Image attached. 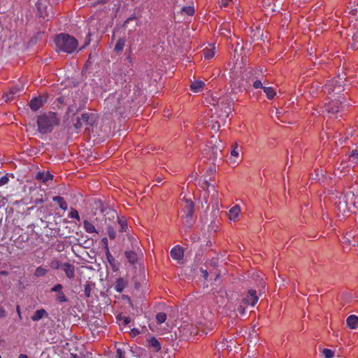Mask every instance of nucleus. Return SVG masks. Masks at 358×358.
I'll list each match as a JSON object with an SVG mask.
<instances>
[{"label":"nucleus","instance_id":"obj_54","mask_svg":"<svg viewBox=\"0 0 358 358\" xmlns=\"http://www.w3.org/2000/svg\"><path fill=\"white\" fill-rule=\"evenodd\" d=\"M19 358H29V357L26 355L21 354V355H20Z\"/></svg>","mask_w":358,"mask_h":358},{"label":"nucleus","instance_id":"obj_55","mask_svg":"<svg viewBox=\"0 0 358 358\" xmlns=\"http://www.w3.org/2000/svg\"><path fill=\"white\" fill-rule=\"evenodd\" d=\"M43 202V199H40V200L36 201V203H42Z\"/></svg>","mask_w":358,"mask_h":358},{"label":"nucleus","instance_id":"obj_50","mask_svg":"<svg viewBox=\"0 0 358 358\" xmlns=\"http://www.w3.org/2000/svg\"><path fill=\"white\" fill-rule=\"evenodd\" d=\"M220 127V124L219 122H216L214 124L212 125V129L214 130L217 129Z\"/></svg>","mask_w":358,"mask_h":358},{"label":"nucleus","instance_id":"obj_39","mask_svg":"<svg viewBox=\"0 0 358 358\" xmlns=\"http://www.w3.org/2000/svg\"><path fill=\"white\" fill-rule=\"evenodd\" d=\"M237 0H220L219 4L220 7H227L230 6L231 3H233L234 1H236Z\"/></svg>","mask_w":358,"mask_h":358},{"label":"nucleus","instance_id":"obj_29","mask_svg":"<svg viewBox=\"0 0 358 358\" xmlns=\"http://www.w3.org/2000/svg\"><path fill=\"white\" fill-rule=\"evenodd\" d=\"M125 42L126 41L124 38H119L115 45L114 50L117 52H122L125 46Z\"/></svg>","mask_w":358,"mask_h":358},{"label":"nucleus","instance_id":"obj_13","mask_svg":"<svg viewBox=\"0 0 358 358\" xmlns=\"http://www.w3.org/2000/svg\"><path fill=\"white\" fill-rule=\"evenodd\" d=\"M324 110L328 113L335 114L339 111L338 101H331L324 106Z\"/></svg>","mask_w":358,"mask_h":358},{"label":"nucleus","instance_id":"obj_46","mask_svg":"<svg viewBox=\"0 0 358 358\" xmlns=\"http://www.w3.org/2000/svg\"><path fill=\"white\" fill-rule=\"evenodd\" d=\"M122 280H118L117 282V285L115 286V289L117 291V292H122V288L120 286V282H122Z\"/></svg>","mask_w":358,"mask_h":358},{"label":"nucleus","instance_id":"obj_11","mask_svg":"<svg viewBox=\"0 0 358 358\" xmlns=\"http://www.w3.org/2000/svg\"><path fill=\"white\" fill-rule=\"evenodd\" d=\"M171 257L177 261H180L183 258L184 251L182 247L179 245L174 246L170 252Z\"/></svg>","mask_w":358,"mask_h":358},{"label":"nucleus","instance_id":"obj_16","mask_svg":"<svg viewBox=\"0 0 358 358\" xmlns=\"http://www.w3.org/2000/svg\"><path fill=\"white\" fill-rule=\"evenodd\" d=\"M205 86V83L202 80H194L189 87H190V90L194 92V93H198V92H201L203 90V87Z\"/></svg>","mask_w":358,"mask_h":358},{"label":"nucleus","instance_id":"obj_57","mask_svg":"<svg viewBox=\"0 0 358 358\" xmlns=\"http://www.w3.org/2000/svg\"><path fill=\"white\" fill-rule=\"evenodd\" d=\"M1 273L3 274V275H6L7 274L6 271H3Z\"/></svg>","mask_w":358,"mask_h":358},{"label":"nucleus","instance_id":"obj_43","mask_svg":"<svg viewBox=\"0 0 358 358\" xmlns=\"http://www.w3.org/2000/svg\"><path fill=\"white\" fill-rule=\"evenodd\" d=\"M90 292H91V287H90V285L89 284H86L85 285V288H84V293H85V295L87 296V297H90Z\"/></svg>","mask_w":358,"mask_h":358},{"label":"nucleus","instance_id":"obj_27","mask_svg":"<svg viewBox=\"0 0 358 358\" xmlns=\"http://www.w3.org/2000/svg\"><path fill=\"white\" fill-rule=\"evenodd\" d=\"M203 55L205 59H210L215 55V48H206L203 50Z\"/></svg>","mask_w":358,"mask_h":358},{"label":"nucleus","instance_id":"obj_41","mask_svg":"<svg viewBox=\"0 0 358 358\" xmlns=\"http://www.w3.org/2000/svg\"><path fill=\"white\" fill-rule=\"evenodd\" d=\"M252 86H253V87H254L255 89H259V88H262V89H263V87H264L263 86V84H262V81H261V80H255V81L253 83Z\"/></svg>","mask_w":358,"mask_h":358},{"label":"nucleus","instance_id":"obj_36","mask_svg":"<svg viewBox=\"0 0 358 358\" xmlns=\"http://www.w3.org/2000/svg\"><path fill=\"white\" fill-rule=\"evenodd\" d=\"M50 266L52 269H59V268H62V265L57 259H52L50 263Z\"/></svg>","mask_w":358,"mask_h":358},{"label":"nucleus","instance_id":"obj_15","mask_svg":"<svg viewBox=\"0 0 358 358\" xmlns=\"http://www.w3.org/2000/svg\"><path fill=\"white\" fill-rule=\"evenodd\" d=\"M233 344V342L231 341H228L227 339H223L222 341H220L219 343L217 344L216 348L218 350V351L222 350H227V352L231 351V345Z\"/></svg>","mask_w":358,"mask_h":358},{"label":"nucleus","instance_id":"obj_21","mask_svg":"<svg viewBox=\"0 0 358 358\" xmlns=\"http://www.w3.org/2000/svg\"><path fill=\"white\" fill-rule=\"evenodd\" d=\"M48 314L47 311L45 309L41 308V309L37 310L34 313V315L31 316V318L33 321L36 322V321L41 320L43 317H48Z\"/></svg>","mask_w":358,"mask_h":358},{"label":"nucleus","instance_id":"obj_22","mask_svg":"<svg viewBox=\"0 0 358 358\" xmlns=\"http://www.w3.org/2000/svg\"><path fill=\"white\" fill-rule=\"evenodd\" d=\"M148 343L149 346L152 348L155 352H157L161 350V344L155 337L149 338Z\"/></svg>","mask_w":358,"mask_h":358},{"label":"nucleus","instance_id":"obj_48","mask_svg":"<svg viewBox=\"0 0 358 358\" xmlns=\"http://www.w3.org/2000/svg\"><path fill=\"white\" fill-rule=\"evenodd\" d=\"M117 358H124V353L120 349L117 350Z\"/></svg>","mask_w":358,"mask_h":358},{"label":"nucleus","instance_id":"obj_28","mask_svg":"<svg viewBox=\"0 0 358 358\" xmlns=\"http://www.w3.org/2000/svg\"><path fill=\"white\" fill-rule=\"evenodd\" d=\"M48 273V269L43 267V266H38L34 272L36 277H43Z\"/></svg>","mask_w":358,"mask_h":358},{"label":"nucleus","instance_id":"obj_53","mask_svg":"<svg viewBox=\"0 0 358 358\" xmlns=\"http://www.w3.org/2000/svg\"><path fill=\"white\" fill-rule=\"evenodd\" d=\"M202 273H203V277L206 279L207 277H208V272H207V271L202 270Z\"/></svg>","mask_w":358,"mask_h":358},{"label":"nucleus","instance_id":"obj_26","mask_svg":"<svg viewBox=\"0 0 358 358\" xmlns=\"http://www.w3.org/2000/svg\"><path fill=\"white\" fill-rule=\"evenodd\" d=\"M52 200L58 203L60 208L66 210L68 208L67 203L64 201V198L59 196H54Z\"/></svg>","mask_w":358,"mask_h":358},{"label":"nucleus","instance_id":"obj_49","mask_svg":"<svg viewBox=\"0 0 358 358\" xmlns=\"http://www.w3.org/2000/svg\"><path fill=\"white\" fill-rule=\"evenodd\" d=\"M16 311H17V315H18L20 320H21L22 319V315H21V310H20V306H17Z\"/></svg>","mask_w":358,"mask_h":358},{"label":"nucleus","instance_id":"obj_20","mask_svg":"<svg viewBox=\"0 0 358 358\" xmlns=\"http://www.w3.org/2000/svg\"><path fill=\"white\" fill-rule=\"evenodd\" d=\"M346 323L350 329H354L358 328V317L355 315L348 316L346 320Z\"/></svg>","mask_w":358,"mask_h":358},{"label":"nucleus","instance_id":"obj_23","mask_svg":"<svg viewBox=\"0 0 358 358\" xmlns=\"http://www.w3.org/2000/svg\"><path fill=\"white\" fill-rule=\"evenodd\" d=\"M53 176L50 173H44V172H38L36 176V178L38 180H40L43 182H46L50 180H52Z\"/></svg>","mask_w":358,"mask_h":358},{"label":"nucleus","instance_id":"obj_6","mask_svg":"<svg viewBox=\"0 0 358 358\" xmlns=\"http://www.w3.org/2000/svg\"><path fill=\"white\" fill-rule=\"evenodd\" d=\"M129 93L130 88L127 86H125L120 91H117L114 94L116 96H117L118 99L120 100L122 104L124 106L130 101V98L129 97Z\"/></svg>","mask_w":358,"mask_h":358},{"label":"nucleus","instance_id":"obj_31","mask_svg":"<svg viewBox=\"0 0 358 358\" xmlns=\"http://www.w3.org/2000/svg\"><path fill=\"white\" fill-rule=\"evenodd\" d=\"M263 90L268 99H272L275 96V92L272 87H263Z\"/></svg>","mask_w":358,"mask_h":358},{"label":"nucleus","instance_id":"obj_33","mask_svg":"<svg viewBox=\"0 0 358 358\" xmlns=\"http://www.w3.org/2000/svg\"><path fill=\"white\" fill-rule=\"evenodd\" d=\"M324 358H333L334 357V352L331 349L324 348L321 350Z\"/></svg>","mask_w":358,"mask_h":358},{"label":"nucleus","instance_id":"obj_8","mask_svg":"<svg viewBox=\"0 0 358 358\" xmlns=\"http://www.w3.org/2000/svg\"><path fill=\"white\" fill-rule=\"evenodd\" d=\"M62 288L63 286L61 284H56L50 289V292L57 293L55 299L59 303H64L67 301V298L65 296L64 293L63 292Z\"/></svg>","mask_w":358,"mask_h":358},{"label":"nucleus","instance_id":"obj_19","mask_svg":"<svg viewBox=\"0 0 358 358\" xmlns=\"http://www.w3.org/2000/svg\"><path fill=\"white\" fill-rule=\"evenodd\" d=\"M262 6L265 8H271V10L274 12L275 11V8L277 7L276 3L280 4L282 0H262Z\"/></svg>","mask_w":358,"mask_h":358},{"label":"nucleus","instance_id":"obj_3","mask_svg":"<svg viewBox=\"0 0 358 358\" xmlns=\"http://www.w3.org/2000/svg\"><path fill=\"white\" fill-rule=\"evenodd\" d=\"M181 206V218L183 224L188 228L191 227L194 223V205L190 199L183 198Z\"/></svg>","mask_w":358,"mask_h":358},{"label":"nucleus","instance_id":"obj_44","mask_svg":"<svg viewBox=\"0 0 358 358\" xmlns=\"http://www.w3.org/2000/svg\"><path fill=\"white\" fill-rule=\"evenodd\" d=\"M8 182V178L4 176L0 178V187L3 186Z\"/></svg>","mask_w":358,"mask_h":358},{"label":"nucleus","instance_id":"obj_30","mask_svg":"<svg viewBox=\"0 0 358 358\" xmlns=\"http://www.w3.org/2000/svg\"><path fill=\"white\" fill-rule=\"evenodd\" d=\"M240 150L241 149L238 147L237 143H236L233 145V148L231 150V158H230V160L231 162H234V163L236 162V160H233V158L234 157L237 158L238 157Z\"/></svg>","mask_w":358,"mask_h":358},{"label":"nucleus","instance_id":"obj_37","mask_svg":"<svg viewBox=\"0 0 358 358\" xmlns=\"http://www.w3.org/2000/svg\"><path fill=\"white\" fill-rule=\"evenodd\" d=\"M118 224L120 225V231L121 232L126 231L127 229V221L124 219H119Z\"/></svg>","mask_w":358,"mask_h":358},{"label":"nucleus","instance_id":"obj_2","mask_svg":"<svg viewBox=\"0 0 358 358\" xmlns=\"http://www.w3.org/2000/svg\"><path fill=\"white\" fill-rule=\"evenodd\" d=\"M59 122L57 115L50 112L38 117L37 125L38 131L41 134H48L52 131L54 127Z\"/></svg>","mask_w":358,"mask_h":358},{"label":"nucleus","instance_id":"obj_7","mask_svg":"<svg viewBox=\"0 0 358 358\" xmlns=\"http://www.w3.org/2000/svg\"><path fill=\"white\" fill-rule=\"evenodd\" d=\"M232 100L226 99V102H224V100H222V101L218 103V108L222 111L221 115L227 117L231 113L232 110Z\"/></svg>","mask_w":358,"mask_h":358},{"label":"nucleus","instance_id":"obj_45","mask_svg":"<svg viewBox=\"0 0 358 358\" xmlns=\"http://www.w3.org/2000/svg\"><path fill=\"white\" fill-rule=\"evenodd\" d=\"M352 41H353V43H352L351 48L352 49H354L356 48V43H358V35L355 34L352 36Z\"/></svg>","mask_w":358,"mask_h":358},{"label":"nucleus","instance_id":"obj_17","mask_svg":"<svg viewBox=\"0 0 358 358\" xmlns=\"http://www.w3.org/2000/svg\"><path fill=\"white\" fill-rule=\"evenodd\" d=\"M241 212L239 205H235L229 210V218L230 220L236 221Z\"/></svg>","mask_w":358,"mask_h":358},{"label":"nucleus","instance_id":"obj_40","mask_svg":"<svg viewBox=\"0 0 358 358\" xmlns=\"http://www.w3.org/2000/svg\"><path fill=\"white\" fill-rule=\"evenodd\" d=\"M69 216V217L75 218V219L78 220V221L80 220V216H79L78 212L76 209L71 208Z\"/></svg>","mask_w":358,"mask_h":358},{"label":"nucleus","instance_id":"obj_47","mask_svg":"<svg viewBox=\"0 0 358 358\" xmlns=\"http://www.w3.org/2000/svg\"><path fill=\"white\" fill-rule=\"evenodd\" d=\"M6 317V311L3 308H0V318Z\"/></svg>","mask_w":358,"mask_h":358},{"label":"nucleus","instance_id":"obj_56","mask_svg":"<svg viewBox=\"0 0 358 358\" xmlns=\"http://www.w3.org/2000/svg\"><path fill=\"white\" fill-rule=\"evenodd\" d=\"M108 0H99V2L100 3H106V1H108Z\"/></svg>","mask_w":358,"mask_h":358},{"label":"nucleus","instance_id":"obj_32","mask_svg":"<svg viewBox=\"0 0 358 358\" xmlns=\"http://www.w3.org/2000/svg\"><path fill=\"white\" fill-rule=\"evenodd\" d=\"M105 253H106V258H107V260H108V262H109V264H110L113 267H115V265H114L115 259H114V257L112 256V255L110 254L108 246H106V247H105Z\"/></svg>","mask_w":358,"mask_h":358},{"label":"nucleus","instance_id":"obj_34","mask_svg":"<svg viewBox=\"0 0 358 358\" xmlns=\"http://www.w3.org/2000/svg\"><path fill=\"white\" fill-rule=\"evenodd\" d=\"M350 160L356 163L358 162V148L352 150L349 155Z\"/></svg>","mask_w":358,"mask_h":358},{"label":"nucleus","instance_id":"obj_58","mask_svg":"<svg viewBox=\"0 0 358 358\" xmlns=\"http://www.w3.org/2000/svg\"><path fill=\"white\" fill-rule=\"evenodd\" d=\"M357 246H358V243H357Z\"/></svg>","mask_w":358,"mask_h":358},{"label":"nucleus","instance_id":"obj_25","mask_svg":"<svg viewBox=\"0 0 358 358\" xmlns=\"http://www.w3.org/2000/svg\"><path fill=\"white\" fill-rule=\"evenodd\" d=\"M125 256L131 264H134L137 262L138 257L135 252L132 250L126 251Z\"/></svg>","mask_w":358,"mask_h":358},{"label":"nucleus","instance_id":"obj_42","mask_svg":"<svg viewBox=\"0 0 358 358\" xmlns=\"http://www.w3.org/2000/svg\"><path fill=\"white\" fill-rule=\"evenodd\" d=\"M108 234L110 239H114L116 237V233L111 227L108 228Z\"/></svg>","mask_w":358,"mask_h":358},{"label":"nucleus","instance_id":"obj_5","mask_svg":"<svg viewBox=\"0 0 358 358\" xmlns=\"http://www.w3.org/2000/svg\"><path fill=\"white\" fill-rule=\"evenodd\" d=\"M337 79L328 80L324 87V91L327 92L329 94L331 93L339 94L343 91V86L338 83Z\"/></svg>","mask_w":358,"mask_h":358},{"label":"nucleus","instance_id":"obj_10","mask_svg":"<svg viewBox=\"0 0 358 358\" xmlns=\"http://www.w3.org/2000/svg\"><path fill=\"white\" fill-rule=\"evenodd\" d=\"M83 125H92L90 122V116L87 113H83L80 117H78L76 120V122L74 124L76 129H80Z\"/></svg>","mask_w":358,"mask_h":358},{"label":"nucleus","instance_id":"obj_24","mask_svg":"<svg viewBox=\"0 0 358 358\" xmlns=\"http://www.w3.org/2000/svg\"><path fill=\"white\" fill-rule=\"evenodd\" d=\"M83 227L86 232L89 234H97V231L94 224L88 220H84Z\"/></svg>","mask_w":358,"mask_h":358},{"label":"nucleus","instance_id":"obj_51","mask_svg":"<svg viewBox=\"0 0 358 358\" xmlns=\"http://www.w3.org/2000/svg\"><path fill=\"white\" fill-rule=\"evenodd\" d=\"M101 242L104 244V248L108 245V239L107 238H103Z\"/></svg>","mask_w":358,"mask_h":358},{"label":"nucleus","instance_id":"obj_14","mask_svg":"<svg viewBox=\"0 0 358 358\" xmlns=\"http://www.w3.org/2000/svg\"><path fill=\"white\" fill-rule=\"evenodd\" d=\"M62 269L68 278L72 279L75 277V268L72 264L64 263L62 264Z\"/></svg>","mask_w":358,"mask_h":358},{"label":"nucleus","instance_id":"obj_4","mask_svg":"<svg viewBox=\"0 0 358 358\" xmlns=\"http://www.w3.org/2000/svg\"><path fill=\"white\" fill-rule=\"evenodd\" d=\"M106 107L110 110H117L124 106L115 94H110L104 101Z\"/></svg>","mask_w":358,"mask_h":358},{"label":"nucleus","instance_id":"obj_35","mask_svg":"<svg viewBox=\"0 0 358 358\" xmlns=\"http://www.w3.org/2000/svg\"><path fill=\"white\" fill-rule=\"evenodd\" d=\"M182 13L187 15L192 16L194 13V8L192 6H185L182 8Z\"/></svg>","mask_w":358,"mask_h":358},{"label":"nucleus","instance_id":"obj_1","mask_svg":"<svg viewBox=\"0 0 358 358\" xmlns=\"http://www.w3.org/2000/svg\"><path fill=\"white\" fill-rule=\"evenodd\" d=\"M57 51L71 54L77 50L78 42L73 37L66 34H60L55 38Z\"/></svg>","mask_w":358,"mask_h":358},{"label":"nucleus","instance_id":"obj_38","mask_svg":"<svg viewBox=\"0 0 358 358\" xmlns=\"http://www.w3.org/2000/svg\"><path fill=\"white\" fill-rule=\"evenodd\" d=\"M156 320L158 324H162L166 321V315L164 313H159L156 315Z\"/></svg>","mask_w":358,"mask_h":358},{"label":"nucleus","instance_id":"obj_12","mask_svg":"<svg viewBox=\"0 0 358 358\" xmlns=\"http://www.w3.org/2000/svg\"><path fill=\"white\" fill-rule=\"evenodd\" d=\"M258 299L256 291L250 289L248 296L245 298V301L247 304L254 306L257 303Z\"/></svg>","mask_w":358,"mask_h":358},{"label":"nucleus","instance_id":"obj_52","mask_svg":"<svg viewBox=\"0 0 358 358\" xmlns=\"http://www.w3.org/2000/svg\"><path fill=\"white\" fill-rule=\"evenodd\" d=\"M130 322V318L128 317H125L124 318V324H128Z\"/></svg>","mask_w":358,"mask_h":358},{"label":"nucleus","instance_id":"obj_9","mask_svg":"<svg viewBox=\"0 0 358 358\" xmlns=\"http://www.w3.org/2000/svg\"><path fill=\"white\" fill-rule=\"evenodd\" d=\"M46 96H38L33 98L29 102V106L34 111L38 110L46 102Z\"/></svg>","mask_w":358,"mask_h":358},{"label":"nucleus","instance_id":"obj_18","mask_svg":"<svg viewBox=\"0 0 358 358\" xmlns=\"http://www.w3.org/2000/svg\"><path fill=\"white\" fill-rule=\"evenodd\" d=\"M20 92V87L17 86H15L11 87L9 91L6 93H4L3 95V98L5 101H10L13 99L14 96Z\"/></svg>","mask_w":358,"mask_h":358}]
</instances>
